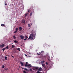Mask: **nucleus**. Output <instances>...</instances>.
Returning <instances> with one entry per match:
<instances>
[{
	"instance_id": "f257e3e1",
	"label": "nucleus",
	"mask_w": 73,
	"mask_h": 73,
	"mask_svg": "<svg viewBox=\"0 0 73 73\" xmlns=\"http://www.w3.org/2000/svg\"><path fill=\"white\" fill-rule=\"evenodd\" d=\"M36 38V34H31L29 36V37L28 38V40H29V39H31V40H33L35 38Z\"/></svg>"
},
{
	"instance_id": "f03ea898",
	"label": "nucleus",
	"mask_w": 73,
	"mask_h": 73,
	"mask_svg": "<svg viewBox=\"0 0 73 73\" xmlns=\"http://www.w3.org/2000/svg\"><path fill=\"white\" fill-rule=\"evenodd\" d=\"M41 64H42V66L44 68H45V69H46V66H45V65L44 64H43V62H41Z\"/></svg>"
},
{
	"instance_id": "7ed1b4c3",
	"label": "nucleus",
	"mask_w": 73,
	"mask_h": 73,
	"mask_svg": "<svg viewBox=\"0 0 73 73\" xmlns=\"http://www.w3.org/2000/svg\"><path fill=\"white\" fill-rule=\"evenodd\" d=\"M27 66L28 68L32 67V65H31V64H27Z\"/></svg>"
},
{
	"instance_id": "20e7f679",
	"label": "nucleus",
	"mask_w": 73,
	"mask_h": 73,
	"mask_svg": "<svg viewBox=\"0 0 73 73\" xmlns=\"http://www.w3.org/2000/svg\"><path fill=\"white\" fill-rule=\"evenodd\" d=\"M35 13V12L34 11H33L32 12H31L30 14V16H31V17L32 16V15L33 13Z\"/></svg>"
},
{
	"instance_id": "39448f33",
	"label": "nucleus",
	"mask_w": 73,
	"mask_h": 73,
	"mask_svg": "<svg viewBox=\"0 0 73 73\" xmlns=\"http://www.w3.org/2000/svg\"><path fill=\"white\" fill-rule=\"evenodd\" d=\"M20 37L21 38L22 40H23V39H24V36L23 35H20Z\"/></svg>"
},
{
	"instance_id": "423d86ee",
	"label": "nucleus",
	"mask_w": 73,
	"mask_h": 73,
	"mask_svg": "<svg viewBox=\"0 0 73 73\" xmlns=\"http://www.w3.org/2000/svg\"><path fill=\"white\" fill-rule=\"evenodd\" d=\"M42 70V68H41V67H40L38 69V71H41Z\"/></svg>"
},
{
	"instance_id": "0eeeda50",
	"label": "nucleus",
	"mask_w": 73,
	"mask_h": 73,
	"mask_svg": "<svg viewBox=\"0 0 73 73\" xmlns=\"http://www.w3.org/2000/svg\"><path fill=\"white\" fill-rule=\"evenodd\" d=\"M43 53V51H42L41 52H39V53H37V54H38V55H40L41 53Z\"/></svg>"
},
{
	"instance_id": "6e6552de",
	"label": "nucleus",
	"mask_w": 73,
	"mask_h": 73,
	"mask_svg": "<svg viewBox=\"0 0 73 73\" xmlns=\"http://www.w3.org/2000/svg\"><path fill=\"white\" fill-rule=\"evenodd\" d=\"M4 46H5V45H4V44H3L2 45H1L0 46V47L1 48H2V47Z\"/></svg>"
},
{
	"instance_id": "1a4fd4ad",
	"label": "nucleus",
	"mask_w": 73,
	"mask_h": 73,
	"mask_svg": "<svg viewBox=\"0 0 73 73\" xmlns=\"http://www.w3.org/2000/svg\"><path fill=\"white\" fill-rule=\"evenodd\" d=\"M19 31H22V27H19Z\"/></svg>"
},
{
	"instance_id": "9d476101",
	"label": "nucleus",
	"mask_w": 73,
	"mask_h": 73,
	"mask_svg": "<svg viewBox=\"0 0 73 73\" xmlns=\"http://www.w3.org/2000/svg\"><path fill=\"white\" fill-rule=\"evenodd\" d=\"M20 63L21 64V66H24V64H23L22 62H20Z\"/></svg>"
},
{
	"instance_id": "9b49d317",
	"label": "nucleus",
	"mask_w": 73,
	"mask_h": 73,
	"mask_svg": "<svg viewBox=\"0 0 73 73\" xmlns=\"http://www.w3.org/2000/svg\"><path fill=\"white\" fill-rule=\"evenodd\" d=\"M34 69L35 70V69L37 70V69H38V67H35L34 68Z\"/></svg>"
},
{
	"instance_id": "f8f14e48",
	"label": "nucleus",
	"mask_w": 73,
	"mask_h": 73,
	"mask_svg": "<svg viewBox=\"0 0 73 73\" xmlns=\"http://www.w3.org/2000/svg\"><path fill=\"white\" fill-rule=\"evenodd\" d=\"M22 23H25V20H24V19L22 21Z\"/></svg>"
},
{
	"instance_id": "ddd939ff",
	"label": "nucleus",
	"mask_w": 73,
	"mask_h": 73,
	"mask_svg": "<svg viewBox=\"0 0 73 73\" xmlns=\"http://www.w3.org/2000/svg\"><path fill=\"white\" fill-rule=\"evenodd\" d=\"M14 42L15 43H17V42H18V41L15 40L14 41Z\"/></svg>"
},
{
	"instance_id": "4468645a",
	"label": "nucleus",
	"mask_w": 73,
	"mask_h": 73,
	"mask_svg": "<svg viewBox=\"0 0 73 73\" xmlns=\"http://www.w3.org/2000/svg\"><path fill=\"white\" fill-rule=\"evenodd\" d=\"M17 49L18 50H19V52H20V48H17Z\"/></svg>"
},
{
	"instance_id": "2eb2a0df",
	"label": "nucleus",
	"mask_w": 73,
	"mask_h": 73,
	"mask_svg": "<svg viewBox=\"0 0 73 73\" xmlns=\"http://www.w3.org/2000/svg\"><path fill=\"white\" fill-rule=\"evenodd\" d=\"M7 57L5 56V60H7Z\"/></svg>"
},
{
	"instance_id": "dca6fc26",
	"label": "nucleus",
	"mask_w": 73,
	"mask_h": 73,
	"mask_svg": "<svg viewBox=\"0 0 73 73\" xmlns=\"http://www.w3.org/2000/svg\"><path fill=\"white\" fill-rule=\"evenodd\" d=\"M15 45H12V46L11 47L12 48H15Z\"/></svg>"
},
{
	"instance_id": "f3484780",
	"label": "nucleus",
	"mask_w": 73,
	"mask_h": 73,
	"mask_svg": "<svg viewBox=\"0 0 73 73\" xmlns=\"http://www.w3.org/2000/svg\"><path fill=\"white\" fill-rule=\"evenodd\" d=\"M28 14V13L25 14V17H26L27 16V15Z\"/></svg>"
},
{
	"instance_id": "a211bd4d",
	"label": "nucleus",
	"mask_w": 73,
	"mask_h": 73,
	"mask_svg": "<svg viewBox=\"0 0 73 73\" xmlns=\"http://www.w3.org/2000/svg\"><path fill=\"white\" fill-rule=\"evenodd\" d=\"M1 26L2 27H4V26H5V25H4V24H2L1 25Z\"/></svg>"
},
{
	"instance_id": "6ab92c4d",
	"label": "nucleus",
	"mask_w": 73,
	"mask_h": 73,
	"mask_svg": "<svg viewBox=\"0 0 73 73\" xmlns=\"http://www.w3.org/2000/svg\"><path fill=\"white\" fill-rule=\"evenodd\" d=\"M5 66H4V65H3L2 66V68L3 69L4 68H5Z\"/></svg>"
},
{
	"instance_id": "aec40b11",
	"label": "nucleus",
	"mask_w": 73,
	"mask_h": 73,
	"mask_svg": "<svg viewBox=\"0 0 73 73\" xmlns=\"http://www.w3.org/2000/svg\"><path fill=\"white\" fill-rule=\"evenodd\" d=\"M6 49V48H3V49H2V50H3V52H4V50Z\"/></svg>"
},
{
	"instance_id": "412c9836",
	"label": "nucleus",
	"mask_w": 73,
	"mask_h": 73,
	"mask_svg": "<svg viewBox=\"0 0 73 73\" xmlns=\"http://www.w3.org/2000/svg\"><path fill=\"white\" fill-rule=\"evenodd\" d=\"M6 48L7 49H9V48H8V45L6 47Z\"/></svg>"
},
{
	"instance_id": "4be33fe9",
	"label": "nucleus",
	"mask_w": 73,
	"mask_h": 73,
	"mask_svg": "<svg viewBox=\"0 0 73 73\" xmlns=\"http://www.w3.org/2000/svg\"><path fill=\"white\" fill-rule=\"evenodd\" d=\"M16 31H18V28H17L15 29Z\"/></svg>"
},
{
	"instance_id": "5701e85b",
	"label": "nucleus",
	"mask_w": 73,
	"mask_h": 73,
	"mask_svg": "<svg viewBox=\"0 0 73 73\" xmlns=\"http://www.w3.org/2000/svg\"><path fill=\"white\" fill-rule=\"evenodd\" d=\"M13 37V38H14V39H16V36H15V35Z\"/></svg>"
},
{
	"instance_id": "b1692460",
	"label": "nucleus",
	"mask_w": 73,
	"mask_h": 73,
	"mask_svg": "<svg viewBox=\"0 0 73 73\" xmlns=\"http://www.w3.org/2000/svg\"><path fill=\"white\" fill-rule=\"evenodd\" d=\"M28 27H31V25L29 24H28Z\"/></svg>"
},
{
	"instance_id": "393cba45",
	"label": "nucleus",
	"mask_w": 73,
	"mask_h": 73,
	"mask_svg": "<svg viewBox=\"0 0 73 73\" xmlns=\"http://www.w3.org/2000/svg\"><path fill=\"white\" fill-rule=\"evenodd\" d=\"M17 32V31H15L14 32V33H16V32Z\"/></svg>"
},
{
	"instance_id": "a878e982",
	"label": "nucleus",
	"mask_w": 73,
	"mask_h": 73,
	"mask_svg": "<svg viewBox=\"0 0 73 73\" xmlns=\"http://www.w3.org/2000/svg\"><path fill=\"white\" fill-rule=\"evenodd\" d=\"M25 70H28V69H27V68H24Z\"/></svg>"
},
{
	"instance_id": "bb28decb",
	"label": "nucleus",
	"mask_w": 73,
	"mask_h": 73,
	"mask_svg": "<svg viewBox=\"0 0 73 73\" xmlns=\"http://www.w3.org/2000/svg\"><path fill=\"white\" fill-rule=\"evenodd\" d=\"M43 57L44 58H46V56H43Z\"/></svg>"
},
{
	"instance_id": "cd10ccee",
	"label": "nucleus",
	"mask_w": 73,
	"mask_h": 73,
	"mask_svg": "<svg viewBox=\"0 0 73 73\" xmlns=\"http://www.w3.org/2000/svg\"><path fill=\"white\" fill-rule=\"evenodd\" d=\"M27 64H25V67H27Z\"/></svg>"
},
{
	"instance_id": "c85d7f7f",
	"label": "nucleus",
	"mask_w": 73,
	"mask_h": 73,
	"mask_svg": "<svg viewBox=\"0 0 73 73\" xmlns=\"http://www.w3.org/2000/svg\"><path fill=\"white\" fill-rule=\"evenodd\" d=\"M8 68H6L5 69V70H8Z\"/></svg>"
},
{
	"instance_id": "c756f323",
	"label": "nucleus",
	"mask_w": 73,
	"mask_h": 73,
	"mask_svg": "<svg viewBox=\"0 0 73 73\" xmlns=\"http://www.w3.org/2000/svg\"><path fill=\"white\" fill-rule=\"evenodd\" d=\"M40 73V72L39 71H37L36 73Z\"/></svg>"
},
{
	"instance_id": "7c9ffc66",
	"label": "nucleus",
	"mask_w": 73,
	"mask_h": 73,
	"mask_svg": "<svg viewBox=\"0 0 73 73\" xmlns=\"http://www.w3.org/2000/svg\"><path fill=\"white\" fill-rule=\"evenodd\" d=\"M30 11H30V10H28V12H30Z\"/></svg>"
},
{
	"instance_id": "2f4dec72",
	"label": "nucleus",
	"mask_w": 73,
	"mask_h": 73,
	"mask_svg": "<svg viewBox=\"0 0 73 73\" xmlns=\"http://www.w3.org/2000/svg\"><path fill=\"white\" fill-rule=\"evenodd\" d=\"M30 71H32V69H30Z\"/></svg>"
},
{
	"instance_id": "473e14b6",
	"label": "nucleus",
	"mask_w": 73,
	"mask_h": 73,
	"mask_svg": "<svg viewBox=\"0 0 73 73\" xmlns=\"http://www.w3.org/2000/svg\"><path fill=\"white\" fill-rule=\"evenodd\" d=\"M23 72H24V73H26V72H25V71H24Z\"/></svg>"
},
{
	"instance_id": "72a5a7b5",
	"label": "nucleus",
	"mask_w": 73,
	"mask_h": 73,
	"mask_svg": "<svg viewBox=\"0 0 73 73\" xmlns=\"http://www.w3.org/2000/svg\"><path fill=\"white\" fill-rule=\"evenodd\" d=\"M25 38H28V37L27 36H25Z\"/></svg>"
},
{
	"instance_id": "f704fd0d",
	"label": "nucleus",
	"mask_w": 73,
	"mask_h": 73,
	"mask_svg": "<svg viewBox=\"0 0 73 73\" xmlns=\"http://www.w3.org/2000/svg\"><path fill=\"white\" fill-rule=\"evenodd\" d=\"M46 65H48V63L47 62H46Z\"/></svg>"
},
{
	"instance_id": "c9c22d12",
	"label": "nucleus",
	"mask_w": 73,
	"mask_h": 73,
	"mask_svg": "<svg viewBox=\"0 0 73 73\" xmlns=\"http://www.w3.org/2000/svg\"><path fill=\"white\" fill-rule=\"evenodd\" d=\"M27 64H28V62H26V65H27Z\"/></svg>"
},
{
	"instance_id": "e433bc0d",
	"label": "nucleus",
	"mask_w": 73,
	"mask_h": 73,
	"mask_svg": "<svg viewBox=\"0 0 73 73\" xmlns=\"http://www.w3.org/2000/svg\"><path fill=\"white\" fill-rule=\"evenodd\" d=\"M41 62H43V63H44V62H45V61H42Z\"/></svg>"
},
{
	"instance_id": "4c0bfd02",
	"label": "nucleus",
	"mask_w": 73,
	"mask_h": 73,
	"mask_svg": "<svg viewBox=\"0 0 73 73\" xmlns=\"http://www.w3.org/2000/svg\"><path fill=\"white\" fill-rule=\"evenodd\" d=\"M5 5H7V3H6L5 4Z\"/></svg>"
},
{
	"instance_id": "58836bf2",
	"label": "nucleus",
	"mask_w": 73,
	"mask_h": 73,
	"mask_svg": "<svg viewBox=\"0 0 73 73\" xmlns=\"http://www.w3.org/2000/svg\"><path fill=\"white\" fill-rule=\"evenodd\" d=\"M27 38H25V39H24V40H27Z\"/></svg>"
},
{
	"instance_id": "ea45409f",
	"label": "nucleus",
	"mask_w": 73,
	"mask_h": 73,
	"mask_svg": "<svg viewBox=\"0 0 73 73\" xmlns=\"http://www.w3.org/2000/svg\"><path fill=\"white\" fill-rule=\"evenodd\" d=\"M11 56H12V57H13V58H14V56H12L11 55Z\"/></svg>"
},
{
	"instance_id": "a19ab883",
	"label": "nucleus",
	"mask_w": 73,
	"mask_h": 73,
	"mask_svg": "<svg viewBox=\"0 0 73 73\" xmlns=\"http://www.w3.org/2000/svg\"><path fill=\"white\" fill-rule=\"evenodd\" d=\"M7 56H8L9 57V55H7Z\"/></svg>"
},
{
	"instance_id": "79ce46f5",
	"label": "nucleus",
	"mask_w": 73,
	"mask_h": 73,
	"mask_svg": "<svg viewBox=\"0 0 73 73\" xmlns=\"http://www.w3.org/2000/svg\"><path fill=\"white\" fill-rule=\"evenodd\" d=\"M22 69H24V68H22Z\"/></svg>"
},
{
	"instance_id": "37998d69",
	"label": "nucleus",
	"mask_w": 73,
	"mask_h": 73,
	"mask_svg": "<svg viewBox=\"0 0 73 73\" xmlns=\"http://www.w3.org/2000/svg\"><path fill=\"white\" fill-rule=\"evenodd\" d=\"M52 68V67H51V68Z\"/></svg>"
}]
</instances>
